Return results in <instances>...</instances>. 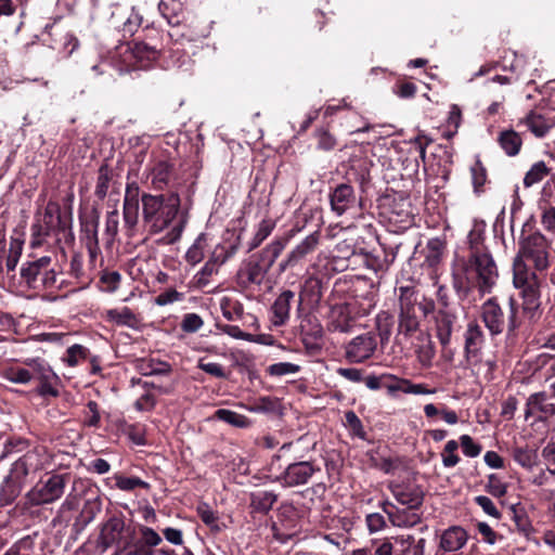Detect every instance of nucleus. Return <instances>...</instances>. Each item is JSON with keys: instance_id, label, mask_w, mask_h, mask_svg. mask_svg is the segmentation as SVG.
Masks as SVG:
<instances>
[{"instance_id": "nucleus-60", "label": "nucleus", "mask_w": 555, "mask_h": 555, "mask_svg": "<svg viewBox=\"0 0 555 555\" xmlns=\"http://www.w3.org/2000/svg\"><path fill=\"white\" fill-rule=\"evenodd\" d=\"M346 425L351 429L352 434L361 439H364L365 431L361 420L353 411H347L345 413Z\"/></svg>"}, {"instance_id": "nucleus-14", "label": "nucleus", "mask_w": 555, "mask_h": 555, "mask_svg": "<svg viewBox=\"0 0 555 555\" xmlns=\"http://www.w3.org/2000/svg\"><path fill=\"white\" fill-rule=\"evenodd\" d=\"M388 488L401 505L409 508H418L423 504L424 492L415 483L390 482Z\"/></svg>"}, {"instance_id": "nucleus-20", "label": "nucleus", "mask_w": 555, "mask_h": 555, "mask_svg": "<svg viewBox=\"0 0 555 555\" xmlns=\"http://www.w3.org/2000/svg\"><path fill=\"white\" fill-rule=\"evenodd\" d=\"M59 396V377L51 370L37 365V397L43 399Z\"/></svg>"}, {"instance_id": "nucleus-62", "label": "nucleus", "mask_w": 555, "mask_h": 555, "mask_svg": "<svg viewBox=\"0 0 555 555\" xmlns=\"http://www.w3.org/2000/svg\"><path fill=\"white\" fill-rule=\"evenodd\" d=\"M124 223L129 231H133L139 221V206L124 205Z\"/></svg>"}, {"instance_id": "nucleus-23", "label": "nucleus", "mask_w": 555, "mask_h": 555, "mask_svg": "<svg viewBox=\"0 0 555 555\" xmlns=\"http://www.w3.org/2000/svg\"><path fill=\"white\" fill-rule=\"evenodd\" d=\"M467 539L468 535L464 528L452 526L442 532L439 546L444 552H456L466 544Z\"/></svg>"}, {"instance_id": "nucleus-43", "label": "nucleus", "mask_w": 555, "mask_h": 555, "mask_svg": "<svg viewBox=\"0 0 555 555\" xmlns=\"http://www.w3.org/2000/svg\"><path fill=\"white\" fill-rule=\"evenodd\" d=\"M470 176L474 192L476 194L482 193V188L487 182V170L479 158H477L475 163L472 165Z\"/></svg>"}, {"instance_id": "nucleus-54", "label": "nucleus", "mask_w": 555, "mask_h": 555, "mask_svg": "<svg viewBox=\"0 0 555 555\" xmlns=\"http://www.w3.org/2000/svg\"><path fill=\"white\" fill-rule=\"evenodd\" d=\"M486 491L495 498H502L507 492L506 485L495 474L488 476Z\"/></svg>"}, {"instance_id": "nucleus-19", "label": "nucleus", "mask_w": 555, "mask_h": 555, "mask_svg": "<svg viewBox=\"0 0 555 555\" xmlns=\"http://www.w3.org/2000/svg\"><path fill=\"white\" fill-rule=\"evenodd\" d=\"M43 482V486L37 490V504L50 503L64 492L65 482L61 475H50Z\"/></svg>"}, {"instance_id": "nucleus-16", "label": "nucleus", "mask_w": 555, "mask_h": 555, "mask_svg": "<svg viewBox=\"0 0 555 555\" xmlns=\"http://www.w3.org/2000/svg\"><path fill=\"white\" fill-rule=\"evenodd\" d=\"M540 413V420L555 415V399L546 391L530 395L526 402L525 417Z\"/></svg>"}, {"instance_id": "nucleus-59", "label": "nucleus", "mask_w": 555, "mask_h": 555, "mask_svg": "<svg viewBox=\"0 0 555 555\" xmlns=\"http://www.w3.org/2000/svg\"><path fill=\"white\" fill-rule=\"evenodd\" d=\"M22 243L20 241L11 242V247L9 255L5 261L7 272H13L18 263L20 257L22 255Z\"/></svg>"}, {"instance_id": "nucleus-53", "label": "nucleus", "mask_w": 555, "mask_h": 555, "mask_svg": "<svg viewBox=\"0 0 555 555\" xmlns=\"http://www.w3.org/2000/svg\"><path fill=\"white\" fill-rule=\"evenodd\" d=\"M111 176L108 169L102 166L99 170L94 194L99 199L105 198L109 188Z\"/></svg>"}, {"instance_id": "nucleus-40", "label": "nucleus", "mask_w": 555, "mask_h": 555, "mask_svg": "<svg viewBox=\"0 0 555 555\" xmlns=\"http://www.w3.org/2000/svg\"><path fill=\"white\" fill-rule=\"evenodd\" d=\"M215 417L236 428H246L250 425V421L245 415L228 409L217 410Z\"/></svg>"}, {"instance_id": "nucleus-49", "label": "nucleus", "mask_w": 555, "mask_h": 555, "mask_svg": "<svg viewBox=\"0 0 555 555\" xmlns=\"http://www.w3.org/2000/svg\"><path fill=\"white\" fill-rule=\"evenodd\" d=\"M459 443L455 440H449L441 453L442 464L444 467H454L460 462V457L456 454Z\"/></svg>"}, {"instance_id": "nucleus-36", "label": "nucleus", "mask_w": 555, "mask_h": 555, "mask_svg": "<svg viewBox=\"0 0 555 555\" xmlns=\"http://www.w3.org/2000/svg\"><path fill=\"white\" fill-rule=\"evenodd\" d=\"M107 319L117 325L128 326L137 328L139 325V319L128 307L120 309H111L106 312Z\"/></svg>"}, {"instance_id": "nucleus-17", "label": "nucleus", "mask_w": 555, "mask_h": 555, "mask_svg": "<svg viewBox=\"0 0 555 555\" xmlns=\"http://www.w3.org/2000/svg\"><path fill=\"white\" fill-rule=\"evenodd\" d=\"M114 25L124 33V36H132L142 23V16L134 8H118L112 13Z\"/></svg>"}, {"instance_id": "nucleus-34", "label": "nucleus", "mask_w": 555, "mask_h": 555, "mask_svg": "<svg viewBox=\"0 0 555 555\" xmlns=\"http://www.w3.org/2000/svg\"><path fill=\"white\" fill-rule=\"evenodd\" d=\"M125 522L118 517L109 518L101 530V540L103 544L111 545L120 539L124 531Z\"/></svg>"}, {"instance_id": "nucleus-9", "label": "nucleus", "mask_w": 555, "mask_h": 555, "mask_svg": "<svg viewBox=\"0 0 555 555\" xmlns=\"http://www.w3.org/2000/svg\"><path fill=\"white\" fill-rule=\"evenodd\" d=\"M320 467L312 461H298L289 463L274 479L282 488H296L306 486Z\"/></svg>"}, {"instance_id": "nucleus-26", "label": "nucleus", "mask_w": 555, "mask_h": 555, "mask_svg": "<svg viewBox=\"0 0 555 555\" xmlns=\"http://www.w3.org/2000/svg\"><path fill=\"white\" fill-rule=\"evenodd\" d=\"M455 317L447 311L440 310L436 314V332L437 337L442 347L450 344Z\"/></svg>"}, {"instance_id": "nucleus-24", "label": "nucleus", "mask_w": 555, "mask_h": 555, "mask_svg": "<svg viewBox=\"0 0 555 555\" xmlns=\"http://www.w3.org/2000/svg\"><path fill=\"white\" fill-rule=\"evenodd\" d=\"M414 336L416 341L413 343V346L420 364L424 367L431 366L436 351L429 334L420 332Z\"/></svg>"}, {"instance_id": "nucleus-25", "label": "nucleus", "mask_w": 555, "mask_h": 555, "mask_svg": "<svg viewBox=\"0 0 555 555\" xmlns=\"http://www.w3.org/2000/svg\"><path fill=\"white\" fill-rule=\"evenodd\" d=\"M172 176L171 165L165 160L155 162L150 168L147 180L155 190H164L168 186Z\"/></svg>"}, {"instance_id": "nucleus-39", "label": "nucleus", "mask_w": 555, "mask_h": 555, "mask_svg": "<svg viewBox=\"0 0 555 555\" xmlns=\"http://www.w3.org/2000/svg\"><path fill=\"white\" fill-rule=\"evenodd\" d=\"M206 234L201 233L185 253V260L191 266H196L205 257Z\"/></svg>"}, {"instance_id": "nucleus-8", "label": "nucleus", "mask_w": 555, "mask_h": 555, "mask_svg": "<svg viewBox=\"0 0 555 555\" xmlns=\"http://www.w3.org/2000/svg\"><path fill=\"white\" fill-rule=\"evenodd\" d=\"M398 336L413 337L420 330L421 313L427 312L426 307L417 304V296L410 287L400 288Z\"/></svg>"}, {"instance_id": "nucleus-13", "label": "nucleus", "mask_w": 555, "mask_h": 555, "mask_svg": "<svg viewBox=\"0 0 555 555\" xmlns=\"http://www.w3.org/2000/svg\"><path fill=\"white\" fill-rule=\"evenodd\" d=\"M332 211L340 217L357 205L354 189L347 183H340L330 193Z\"/></svg>"}, {"instance_id": "nucleus-29", "label": "nucleus", "mask_w": 555, "mask_h": 555, "mask_svg": "<svg viewBox=\"0 0 555 555\" xmlns=\"http://www.w3.org/2000/svg\"><path fill=\"white\" fill-rule=\"evenodd\" d=\"M278 501L273 491L259 490L250 494V508L253 512L267 514Z\"/></svg>"}, {"instance_id": "nucleus-61", "label": "nucleus", "mask_w": 555, "mask_h": 555, "mask_svg": "<svg viewBox=\"0 0 555 555\" xmlns=\"http://www.w3.org/2000/svg\"><path fill=\"white\" fill-rule=\"evenodd\" d=\"M460 442L463 453L468 457H476L481 452V446L476 443L474 439L468 435H462Z\"/></svg>"}, {"instance_id": "nucleus-12", "label": "nucleus", "mask_w": 555, "mask_h": 555, "mask_svg": "<svg viewBox=\"0 0 555 555\" xmlns=\"http://www.w3.org/2000/svg\"><path fill=\"white\" fill-rule=\"evenodd\" d=\"M28 475V459L23 456L14 462L10 475L2 482V491L10 488V494L0 499L1 506L10 504L18 494L23 479Z\"/></svg>"}, {"instance_id": "nucleus-55", "label": "nucleus", "mask_w": 555, "mask_h": 555, "mask_svg": "<svg viewBox=\"0 0 555 555\" xmlns=\"http://www.w3.org/2000/svg\"><path fill=\"white\" fill-rule=\"evenodd\" d=\"M116 486L122 491H132L135 488H149V483L138 477H116Z\"/></svg>"}, {"instance_id": "nucleus-18", "label": "nucleus", "mask_w": 555, "mask_h": 555, "mask_svg": "<svg viewBox=\"0 0 555 555\" xmlns=\"http://www.w3.org/2000/svg\"><path fill=\"white\" fill-rule=\"evenodd\" d=\"M319 244V234L312 233L306 236L292 251L285 260L280 262V270L285 271L287 268L294 267L307 255L311 254Z\"/></svg>"}, {"instance_id": "nucleus-28", "label": "nucleus", "mask_w": 555, "mask_h": 555, "mask_svg": "<svg viewBox=\"0 0 555 555\" xmlns=\"http://www.w3.org/2000/svg\"><path fill=\"white\" fill-rule=\"evenodd\" d=\"M418 508H398L389 513V521L392 526L399 528H410L421 522V514Z\"/></svg>"}, {"instance_id": "nucleus-50", "label": "nucleus", "mask_w": 555, "mask_h": 555, "mask_svg": "<svg viewBox=\"0 0 555 555\" xmlns=\"http://www.w3.org/2000/svg\"><path fill=\"white\" fill-rule=\"evenodd\" d=\"M219 328L227 335H229L230 337L232 338H235V339H241V340H246V341H250V343H262L261 340V337L260 336H255L253 334H249V333H246V332H243L238 326L236 325H230V324H224V325H221L219 326Z\"/></svg>"}, {"instance_id": "nucleus-10", "label": "nucleus", "mask_w": 555, "mask_h": 555, "mask_svg": "<svg viewBox=\"0 0 555 555\" xmlns=\"http://www.w3.org/2000/svg\"><path fill=\"white\" fill-rule=\"evenodd\" d=\"M367 312L358 309L356 301L341 302L332 306L328 313L327 327L331 332L349 333L354 321Z\"/></svg>"}, {"instance_id": "nucleus-56", "label": "nucleus", "mask_w": 555, "mask_h": 555, "mask_svg": "<svg viewBox=\"0 0 555 555\" xmlns=\"http://www.w3.org/2000/svg\"><path fill=\"white\" fill-rule=\"evenodd\" d=\"M300 370V366L291 362H279L271 364L268 367V373L272 376H284L296 374Z\"/></svg>"}, {"instance_id": "nucleus-48", "label": "nucleus", "mask_w": 555, "mask_h": 555, "mask_svg": "<svg viewBox=\"0 0 555 555\" xmlns=\"http://www.w3.org/2000/svg\"><path fill=\"white\" fill-rule=\"evenodd\" d=\"M197 515L202 519V521L210 527L212 530H220L217 521H218V515L216 512L212 511V508L205 502H201L196 507Z\"/></svg>"}, {"instance_id": "nucleus-57", "label": "nucleus", "mask_w": 555, "mask_h": 555, "mask_svg": "<svg viewBox=\"0 0 555 555\" xmlns=\"http://www.w3.org/2000/svg\"><path fill=\"white\" fill-rule=\"evenodd\" d=\"M3 375L7 379L16 384H26L31 379L30 372L22 367L7 369L4 370Z\"/></svg>"}, {"instance_id": "nucleus-5", "label": "nucleus", "mask_w": 555, "mask_h": 555, "mask_svg": "<svg viewBox=\"0 0 555 555\" xmlns=\"http://www.w3.org/2000/svg\"><path fill=\"white\" fill-rule=\"evenodd\" d=\"M158 55V50L145 42H126L116 47L109 60L111 65L124 74L150 67Z\"/></svg>"}, {"instance_id": "nucleus-52", "label": "nucleus", "mask_w": 555, "mask_h": 555, "mask_svg": "<svg viewBox=\"0 0 555 555\" xmlns=\"http://www.w3.org/2000/svg\"><path fill=\"white\" fill-rule=\"evenodd\" d=\"M376 324H377V331H378V335L380 338V343L382 344L387 343L391 335V327H392L391 317L386 312H382L377 315Z\"/></svg>"}, {"instance_id": "nucleus-11", "label": "nucleus", "mask_w": 555, "mask_h": 555, "mask_svg": "<svg viewBox=\"0 0 555 555\" xmlns=\"http://www.w3.org/2000/svg\"><path fill=\"white\" fill-rule=\"evenodd\" d=\"M377 348L376 336L364 333L352 338L345 347V357L350 363H361L370 359Z\"/></svg>"}, {"instance_id": "nucleus-47", "label": "nucleus", "mask_w": 555, "mask_h": 555, "mask_svg": "<svg viewBox=\"0 0 555 555\" xmlns=\"http://www.w3.org/2000/svg\"><path fill=\"white\" fill-rule=\"evenodd\" d=\"M181 4L175 0L170 1H160L158 4L159 12L163 17L167 20L168 24L177 25L179 24V18L177 16V12L180 10Z\"/></svg>"}, {"instance_id": "nucleus-51", "label": "nucleus", "mask_w": 555, "mask_h": 555, "mask_svg": "<svg viewBox=\"0 0 555 555\" xmlns=\"http://www.w3.org/2000/svg\"><path fill=\"white\" fill-rule=\"evenodd\" d=\"M470 254H490L483 246V232L479 229H473L467 235Z\"/></svg>"}, {"instance_id": "nucleus-45", "label": "nucleus", "mask_w": 555, "mask_h": 555, "mask_svg": "<svg viewBox=\"0 0 555 555\" xmlns=\"http://www.w3.org/2000/svg\"><path fill=\"white\" fill-rule=\"evenodd\" d=\"M219 268L208 259L202 269L194 275V284L198 288H204L210 283V278L218 272Z\"/></svg>"}, {"instance_id": "nucleus-22", "label": "nucleus", "mask_w": 555, "mask_h": 555, "mask_svg": "<svg viewBox=\"0 0 555 555\" xmlns=\"http://www.w3.org/2000/svg\"><path fill=\"white\" fill-rule=\"evenodd\" d=\"M295 298V293L287 289L283 291L274 300L271 312H272V323L275 326L284 325L289 319V312L292 302Z\"/></svg>"}, {"instance_id": "nucleus-35", "label": "nucleus", "mask_w": 555, "mask_h": 555, "mask_svg": "<svg viewBox=\"0 0 555 555\" xmlns=\"http://www.w3.org/2000/svg\"><path fill=\"white\" fill-rule=\"evenodd\" d=\"M498 142L507 156H516L522 144L520 135L513 129L502 131Z\"/></svg>"}, {"instance_id": "nucleus-1", "label": "nucleus", "mask_w": 555, "mask_h": 555, "mask_svg": "<svg viewBox=\"0 0 555 555\" xmlns=\"http://www.w3.org/2000/svg\"><path fill=\"white\" fill-rule=\"evenodd\" d=\"M550 244L541 233H532L520 242L519 250L513 263V282L521 289L524 313L530 319L535 317L540 306L539 276L530 271L528 263L537 271L543 272L550 266Z\"/></svg>"}, {"instance_id": "nucleus-32", "label": "nucleus", "mask_w": 555, "mask_h": 555, "mask_svg": "<svg viewBox=\"0 0 555 555\" xmlns=\"http://www.w3.org/2000/svg\"><path fill=\"white\" fill-rule=\"evenodd\" d=\"M137 369L142 375H168L171 372V365L168 362L153 358L141 359L137 363Z\"/></svg>"}, {"instance_id": "nucleus-33", "label": "nucleus", "mask_w": 555, "mask_h": 555, "mask_svg": "<svg viewBox=\"0 0 555 555\" xmlns=\"http://www.w3.org/2000/svg\"><path fill=\"white\" fill-rule=\"evenodd\" d=\"M240 247V238L235 242H224L216 245L214 250L211 251V255L209 259L218 267L220 268L222 264H224L229 259H231L238 250Z\"/></svg>"}, {"instance_id": "nucleus-7", "label": "nucleus", "mask_w": 555, "mask_h": 555, "mask_svg": "<svg viewBox=\"0 0 555 555\" xmlns=\"http://www.w3.org/2000/svg\"><path fill=\"white\" fill-rule=\"evenodd\" d=\"M464 338V352L467 365L477 374H482L487 379H491L494 362L491 359L482 360L481 349L485 336L481 327L475 322L468 323Z\"/></svg>"}, {"instance_id": "nucleus-6", "label": "nucleus", "mask_w": 555, "mask_h": 555, "mask_svg": "<svg viewBox=\"0 0 555 555\" xmlns=\"http://www.w3.org/2000/svg\"><path fill=\"white\" fill-rule=\"evenodd\" d=\"M508 315L506 318L495 297L488 298L481 305V320L492 336L502 334L505 327L507 328V335L513 336L519 328L520 322L517 318L518 306L512 297L508 299Z\"/></svg>"}, {"instance_id": "nucleus-30", "label": "nucleus", "mask_w": 555, "mask_h": 555, "mask_svg": "<svg viewBox=\"0 0 555 555\" xmlns=\"http://www.w3.org/2000/svg\"><path fill=\"white\" fill-rule=\"evenodd\" d=\"M388 390L390 392L401 391L406 395H416V396L435 395L437 392L436 388H429L427 384L413 383L406 378H401V379H399L398 384L390 385L388 387Z\"/></svg>"}, {"instance_id": "nucleus-42", "label": "nucleus", "mask_w": 555, "mask_h": 555, "mask_svg": "<svg viewBox=\"0 0 555 555\" xmlns=\"http://www.w3.org/2000/svg\"><path fill=\"white\" fill-rule=\"evenodd\" d=\"M275 223L270 219H263L257 227L256 233L248 243V251L257 248L273 231Z\"/></svg>"}, {"instance_id": "nucleus-44", "label": "nucleus", "mask_w": 555, "mask_h": 555, "mask_svg": "<svg viewBox=\"0 0 555 555\" xmlns=\"http://www.w3.org/2000/svg\"><path fill=\"white\" fill-rule=\"evenodd\" d=\"M426 248L425 263L430 268H436L441 261L443 244L440 240L435 238L427 243Z\"/></svg>"}, {"instance_id": "nucleus-64", "label": "nucleus", "mask_w": 555, "mask_h": 555, "mask_svg": "<svg viewBox=\"0 0 555 555\" xmlns=\"http://www.w3.org/2000/svg\"><path fill=\"white\" fill-rule=\"evenodd\" d=\"M542 457L548 474L555 476V442H548L542 449Z\"/></svg>"}, {"instance_id": "nucleus-58", "label": "nucleus", "mask_w": 555, "mask_h": 555, "mask_svg": "<svg viewBox=\"0 0 555 555\" xmlns=\"http://www.w3.org/2000/svg\"><path fill=\"white\" fill-rule=\"evenodd\" d=\"M204 325V321L197 313L184 314L181 322V330L185 333H195Z\"/></svg>"}, {"instance_id": "nucleus-21", "label": "nucleus", "mask_w": 555, "mask_h": 555, "mask_svg": "<svg viewBox=\"0 0 555 555\" xmlns=\"http://www.w3.org/2000/svg\"><path fill=\"white\" fill-rule=\"evenodd\" d=\"M395 555H424L426 540L415 539L412 534L393 537Z\"/></svg>"}, {"instance_id": "nucleus-15", "label": "nucleus", "mask_w": 555, "mask_h": 555, "mask_svg": "<svg viewBox=\"0 0 555 555\" xmlns=\"http://www.w3.org/2000/svg\"><path fill=\"white\" fill-rule=\"evenodd\" d=\"M47 35L50 40L43 38L49 47L56 51L60 57H68L78 47V41L70 34L66 33L61 26H52Z\"/></svg>"}, {"instance_id": "nucleus-46", "label": "nucleus", "mask_w": 555, "mask_h": 555, "mask_svg": "<svg viewBox=\"0 0 555 555\" xmlns=\"http://www.w3.org/2000/svg\"><path fill=\"white\" fill-rule=\"evenodd\" d=\"M548 172V169L544 162H538L531 166L529 171L524 178L525 186L529 188L535 183H539Z\"/></svg>"}, {"instance_id": "nucleus-37", "label": "nucleus", "mask_w": 555, "mask_h": 555, "mask_svg": "<svg viewBox=\"0 0 555 555\" xmlns=\"http://www.w3.org/2000/svg\"><path fill=\"white\" fill-rule=\"evenodd\" d=\"M61 223L60 206L50 202L46 207L44 228L37 227V237L49 234L50 231L56 229Z\"/></svg>"}, {"instance_id": "nucleus-38", "label": "nucleus", "mask_w": 555, "mask_h": 555, "mask_svg": "<svg viewBox=\"0 0 555 555\" xmlns=\"http://www.w3.org/2000/svg\"><path fill=\"white\" fill-rule=\"evenodd\" d=\"M513 459L518 465L528 470L533 469L539 462V456L535 450L522 447L514 449Z\"/></svg>"}, {"instance_id": "nucleus-4", "label": "nucleus", "mask_w": 555, "mask_h": 555, "mask_svg": "<svg viewBox=\"0 0 555 555\" xmlns=\"http://www.w3.org/2000/svg\"><path fill=\"white\" fill-rule=\"evenodd\" d=\"M286 244L287 238L274 240L260 253L243 260L235 276L237 285L243 289L260 286Z\"/></svg>"}, {"instance_id": "nucleus-2", "label": "nucleus", "mask_w": 555, "mask_h": 555, "mask_svg": "<svg viewBox=\"0 0 555 555\" xmlns=\"http://www.w3.org/2000/svg\"><path fill=\"white\" fill-rule=\"evenodd\" d=\"M499 279L491 254L456 257L452 266V285L461 300L476 301L490 294Z\"/></svg>"}, {"instance_id": "nucleus-3", "label": "nucleus", "mask_w": 555, "mask_h": 555, "mask_svg": "<svg viewBox=\"0 0 555 555\" xmlns=\"http://www.w3.org/2000/svg\"><path fill=\"white\" fill-rule=\"evenodd\" d=\"M142 220L151 234H158L169 229L166 234L167 243L180 240L188 223V214L180 212L181 201L178 193L168 196L143 193Z\"/></svg>"}, {"instance_id": "nucleus-41", "label": "nucleus", "mask_w": 555, "mask_h": 555, "mask_svg": "<svg viewBox=\"0 0 555 555\" xmlns=\"http://www.w3.org/2000/svg\"><path fill=\"white\" fill-rule=\"evenodd\" d=\"M220 309L222 312V315L228 321H236L240 320L243 317L244 308L243 305L229 297H223L220 300Z\"/></svg>"}, {"instance_id": "nucleus-63", "label": "nucleus", "mask_w": 555, "mask_h": 555, "mask_svg": "<svg viewBox=\"0 0 555 555\" xmlns=\"http://www.w3.org/2000/svg\"><path fill=\"white\" fill-rule=\"evenodd\" d=\"M393 537L373 540L375 555H395Z\"/></svg>"}, {"instance_id": "nucleus-27", "label": "nucleus", "mask_w": 555, "mask_h": 555, "mask_svg": "<svg viewBox=\"0 0 555 555\" xmlns=\"http://www.w3.org/2000/svg\"><path fill=\"white\" fill-rule=\"evenodd\" d=\"M35 283V260L23 262L20 275L12 276V286L20 293H26L34 287Z\"/></svg>"}, {"instance_id": "nucleus-31", "label": "nucleus", "mask_w": 555, "mask_h": 555, "mask_svg": "<svg viewBox=\"0 0 555 555\" xmlns=\"http://www.w3.org/2000/svg\"><path fill=\"white\" fill-rule=\"evenodd\" d=\"M520 122L538 138H543L553 126L550 119L535 112H530Z\"/></svg>"}]
</instances>
